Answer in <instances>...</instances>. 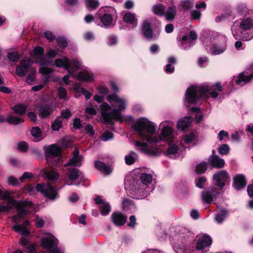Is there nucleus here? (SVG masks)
Wrapping results in <instances>:
<instances>
[{"label":"nucleus","mask_w":253,"mask_h":253,"mask_svg":"<svg viewBox=\"0 0 253 253\" xmlns=\"http://www.w3.org/2000/svg\"><path fill=\"white\" fill-rule=\"evenodd\" d=\"M107 100L110 102L114 101L118 105L117 108L113 109L111 112L102 113L104 124L114 126V120L119 121L120 123H122L124 121V119L122 115V112L124 111L126 108L125 100L119 98L115 93L108 95Z\"/></svg>","instance_id":"f257e3e1"},{"label":"nucleus","mask_w":253,"mask_h":253,"mask_svg":"<svg viewBox=\"0 0 253 253\" xmlns=\"http://www.w3.org/2000/svg\"><path fill=\"white\" fill-rule=\"evenodd\" d=\"M132 127L137 132L140 137L149 143H157L159 142L157 137L151 136L154 135L156 132L155 126L151 122L148 120L145 121L142 119L136 121Z\"/></svg>","instance_id":"f03ea898"},{"label":"nucleus","mask_w":253,"mask_h":253,"mask_svg":"<svg viewBox=\"0 0 253 253\" xmlns=\"http://www.w3.org/2000/svg\"><path fill=\"white\" fill-rule=\"evenodd\" d=\"M209 91L210 89L207 85H190L185 92V102L189 105H196L202 99L209 97Z\"/></svg>","instance_id":"7ed1b4c3"},{"label":"nucleus","mask_w":253,"mask_h":253,"mask_svg":"<svg viewBox=\"0 0 253 253\" xmlns=\"http://www.w3.org/2000/svg\"><path fill=\"white\" fill-rule=\"evenodd\" d=\"M44 149L45 159L50 166L60 167L62 165V149L60 146L52 144L44 147Z\"/></svg>","instance_id":"20e7f679"},{"label":"nucleus","mask_w":253,"mask_h":253,"mask_svg":"<svg viewBox=\"0 0 253 253\" xmlns=\"http://www.w3.org/2000/svg\"><path fill=\"white\" fill-rule=\"evenodd\" d=\"M8 204L15 208L18 211V214L22 218H23L24 215L29 213V211L26 208L30 209L34 207V204L31 201L27 200L17 201L11 198L9 201Z\"/></svg>","instance_id":"39448f33"},{"label":"nucleus","mask_w":253,"mask_h":253,"mask_svg":"<svg viewBox=\"0 0 253 253\" xmlns=\"http://www.w3.org/2000/svg\"><path fill=\"white\" fill-rule=\"evenodd\" d=\"M230 178V175L225 170H219L212 176L213 184L220 191L223 189Z\"/></svg>","instance_id":"423d86ee"},{"label":"nucleus","mask_w":253,"mask_h":253,"mask_svg":"<svg viewBox=\"0 0 253 253\" xmlns=\"http://www.w3.org/2000/svg\"><path fill=\"white\" fill-rule=\"evenodd\" d=\"M224 191L221 192L216 188H208L202 193V198L203 202L208 204H211L213 200H216L220 194H223Z\"/></svg>","instance_id":"0eeeda50"},{"label":"nucleus","mask_w":253,"mask_h":253,"mask_svg":"<svg viewBox=\"0 0 253 253\" xmlns=\"http://www.w3.org/2000/svg\"><path fill=\"white\" fill-rule=\"evenodd\" d=\"M33 64L32 60L28 57L22 59L19 65L16 68V73L20 77H24L28 72L29 68Z\"/></svg>","instance_id":"6e6552de"},{"label":"nucleus","mask_w":253,"mask_h":253,"mask_svg":"<svg viewBox=\"0 0 253 253\" xmlns=\"http://www.w3.org/2000/svg\"><path fill=\"white\" fill-rule=\"evenodd\" d=\"M212 243L211 238L208 234H204L196 243V249L204 253L207 252L206 249L211 246Z\"/></svg>","instance_id":"1a4fd4ad"},{"label":"nucleus","mask_w":253,"mask_h":253,"mask_svg":"<svg viewBox=\"0 0 253 253\" xmlns=\"http://www.w3.org/2000/svg\"><path fill=\"white\" fill-rule=\"evenodd\" d=\"M104 13L100 16L101 23L104 26L109 27L113 22V14L115 9L111 7H106L103 10Z\"/></svg>","instance_id":"9d476101"},{"label":"nucleus","mask_w":253,"mask_h":253,"mask_svg":"<svg viewBox=\"0 0 253 253\" xmlns=\"http://www.w3.org/2000/svg\"><path fill=\"white\" fill-rule=\"evenodd\" d=\"M111 222L116 226H122L125 224L127 216L119 211L113 212L111 216Z\"/></svg>","instance_id":"9b49d317"},{"label":"nucleus","mask_w":253,"mask_h":253,"mask_svg":"<svg viewBox=\"0 0 253 253\" xmlns=\"http://www.w3.org/2000/svg\"><path fill=\"white\" fill-rule=\"evenodd\" d=\"M247 184L246 176L243 174H237L233 177L232 187L237 191L244 189Z\"/></svg>","instance_id":"f8f14e48"},{"label":"nucleus","mask_w":253,"mask_h":253,"mask_svg":"<svg viewBox=\"0 0 253 253\" xmlns=\"http://www.w3.org/2000/svg\"><path fill=\"white\" fill-rule=\"evenodd\" d=\"M37 108L39 115L42 119L48 118L54 111L52 107L47 104H38Z\"/></svg>","instance_id":"ddd939ff"},{"label":"nucleus","mask_w":253,"mask_h":253,"mask_svg":"<svg viewBox=\"0 0 253 253\" xmlns=\"http://www.w3.org/2000/svg\"><path fill=\"white\" fill-rule=\"evenodd\" d=\"M208 163L212 168L222 169L225 166V161L216 155H211L208 159Z\"/></svg>","instance_id":"4468645a"},{"label":"nucleus","mask_w":253,"mask_h":253,"mask_svg":"<svg viewBox=\"0 0 253 253\" xmlns=\"http://www.w3.org/2000/svg\"><path fill=\"white\" fill-rule=\"evenodd\" d=\"M141 33L144 37L148 40L152 39L156 37V34L152 29L151 23L146 21H144L142 24Z\"/></svg>","instance_id":"2eb2a0df"},{"label":"nucleus","mask_w":253,"mask_h":253,"mask_svg":"<svg viewBox=\"0 0 253 253\" xmlns=\"http://www.w3.org/2000/svg\"><path fill=\"white\" fill-rule=\"evenodd\" d=\"M253 78V73L248 74L247 72H242L238 76L235 83L237 85L243 86L250 83Z\"/></svg>","instance_id":"dca6fc26"},{"label":"nucleus","mask_w":253,"mask_h":253,"mask_svg":"<svg viewBox=\"0 0 253 253\" xmlns=\"http://www.w3.org/2000/svg\"><path fill=\"white\" fill-rule=\"evenodd\" d=\"M95 168L105 175H109L113 170L110 165H106L104 162L100 161H95L94 162Z\"/></svg>","instance_id":"f3484780"},{"label":"nucleus","mask_w":253,"mask_h":253,"mask_svg":"<svg viewBox=\"0 0 253 253\" xmlns=\"http://www.w3.org/2000/svg\"><path fill=\"white\" fill-rule=\"evenodd\" d=\"M44 197L51 201L55 200L58 197V193L55 187L49 184L46 185V190Z\"/></svg>","instance_id":"a211bd4d"},{"label":"nucleus","mask_w":253,"mask_h":253,"mask_svg":"<svg viewBox=\"0 0 253 253\" xmlns=\"http://www.w3.org/2000/svg\"><path fill=\"white\" fill-rule=\"evenodd\" d=\"M76 78L81 82H90L93 81V74L87 71H81L78 73Z\"/></svg>","instance_id":"6ab92c4d"},{"label":"nucleus","mask_w":253,"mask_h":253,"mask_svg":"<svg viewBox=\"0 0 253 253\" xmlns=\"http://www.w3.org/2000/svg\"><path fill=\"white\" fill-rule=\"evenodd\" d=\"M19 243L27 250L28 253H37L35 245L32 243L29 244V241L27 238L25 237L21 238Z\"/></svg>","instance_id":"aec40b11"},{"label":"nucleus","mask_w":253,"mask_h":253,"mask_svg":"<svg viewBox=\"0 0 253 253\" xmlns=\"http://www.w3.org/2000/svg\"><path fill=\"white\" fill-rule=\"evenodd\" d=\"M54 64L57 67L63 68L65 69H68L71 65V61L66 56L63 57L62 59H55Z\"/></svg>","instance_id":"412c9836"},{"label":"nucleus","mask_w":253,"mask_h":253,"mask_svg":"<svg viewBox=\"0 0 253 253\" xmlns=\"http://www.w3.org/2000/svg\"><path fill=\"white\" fill-rule=\"evenodd\" d=\"M177 14L176 7L174 5L169 6L165 11V16L166 19L168 21H173Z\"/></svg>","instance_id":"4be33fe9"},{"label":"nucleus","mask_w":253,"mask_h":253,"mask_svg":"<svg viewBox=\"0 0 253 253\" xmlns=\"http://www.w3.org/2000/svg\"><path fill=\"white\" fill-rule=\"evenodd\" d=\"M229 211L225 209H222L215 215L214 219L218 224L222 223L227 217Z\"/></svg>","instance_id":"5701e85b"},{"label":"nucleus","mask_w":253,"mask_h":253,"mask_svg":"<svg viewBox=\"0 0 253 253\" xmlns=\"http://www.w3.org/2000/svg\"><path fill=\"white\" fill-rule=\"evenodd\" d=\"M190 117H185L180 120L177 124V128L181 130H184L191 126Z\"/></svg>","instance_id":"b1692460"},{"label":"nucleus","mask_w":253,"mask_h":253,"mask_svg":"<svg viewBox=\"0 0 253 253\" xmlns=\"http://www.w3.org/2000/svg\"><path fill=\"white\" fill-rule=\"evenodd\" d=\"M253 26V20L249 17L242 19L240 23V28L243 30H250Z\"/></svg>","instance_id":"393cba45"},{"label":"nucleus","mask_w":253,"mask_h":253,"mask_svg":"<svg viewBox=\"0 0 253 253\" xmlns=\"http://www.w3.org/2000/svg\"><path fill=\"white\" fill-rule=\"evenodd\" d=\"M55 40L57 46L62 49H64L67 47L69 42V40L63 36H58Z\"/></svg>","instance_id":"a878e982"},{"label":"nucleus","mask_w":253,"mask_h":253,"mask_svg":"<svg viewBox=\"0 0 253 253\" xmlns=\"http://www.w3.org/2000/svg\"><path fill=\"white\" fill-rule=\"evenodd\" d=\"M152 11L154 14L156 15L160 16H164L166 11V7L163 4H156L153 6Z\"/></svg>","instance_id":"bb28decb"},{"label":"nucleus","mask_w":253,"mask_h":253,"mask_svg":"<svg viewBox=\"0 0 253 253\" xmlns=\"http://www.w3.org/2000/svg\"><path fill=\"white\" fill-rule=\"evenodd\" d=\"M12 228L15 232L19 233L23 236H28L30 233L27 227L21 225V224H15L13 226Z\"/></svg>","instance_id":"cd10ccee"},{"label":"nucleus","mask_w":253,"mask_h":253,"mask_svg":"<svg viewBox=\"0 0 253 253\" xmlns=\"http://www.w3.org/2000/svg\"><path fill=\"white\" fill-rule=\"evenodd\" d=\"M26 110H27V106L21 103L18 104L17 105H15L13 107V110L14 111V113L20 116H23L25 115L26 113Z\"/></svg>","instance_id":"c85d7f7f"},{"label":"nucleus","mask_w":253,"mask_h":253,"mask_svg":"<svg viewBox=\"0 0 253 253\" xmlns=\"http://www.w3.org/2000/svg\"><path fill=\"white\" fill-rule=\"evenodd\" d=\"M69 172L68 176L70 180L74 181L79 178L80 176L79 170L76 168H71L68 169Z\"/></svg>","instance_id":"c756f323"},{"label":"nucleus","mask_w":253,"mask_h":253,"mask_svg":"<svg viewBox=\"0 0 253 253\" xmlns=\"http://www.w3.org/2000/svg\"><path fill=\"white\" fill-rule=\"evenodd\" d=\"M24 120L23 118L18 117H15L12 115H9L6 119V122L13 125H17L24 122Z\"/></svg>","instance_id":"7c9ffc66"},{"label":"nucleus","mask_w":253,"mask_h":253,"mask_svg":"<svg viewBox=\"0 0 253 253\" xmlns=\"http://www.w3.org/2000/svg\"><path fill=\"white\" fill-rule=\"evenodd\" d=\"M44 48L40 46L35 47L31 52L30 55L34 58H38L39 57L43 56L44 54Z\"/></svg>","instance_id":"2f4dec72"},{"label":"nucleus","mask_w":253,"mask_h":253,"mask_svg":"<svg viewBox=\"0 0 253 253\" xmlns=\"http://www.w3.org/2000/svg\"><path fill=\"white\" fill-rule=\"evenodd\" d=\"M123 20L125 23L134 24L136 20L135 19L134 14L131 12H126L123 17Z\"/></svg>","instance_id":"473e14b6"},{"label":"nucleus","mask_w":253,"mask_h":253,"mask_svg":"<svg viewBox=\"0 0 253 253\" xmlns=\"http://www.w3.org/2000/svg\"><path fill=\"white\" fill-rule=\"evenodd\" d=\"M81 160L80 157H72L69 161V162L65 164L64 167H67L70 166H81Z\"/></svg>","instance_id":"72a5a7b5"},{"label":"nucleus","mask_w":253,"mask_h":253,"mask_svg":"<svg viewBox=\"0 0 253 253\" xmlns=\"http://www.w3.org/2000/svg\"><path fill=\"white\" fill-rule=\"evenodd\" d=\"M208 169L207 164L205 162H202L198 164L196 168L195 171L198 174H203L205 173Z\"/></svg>","instance_id":"f704fd0d"},{"label":"nucleus","mask_w":253,"mask_h":253,"mask_svg":"<svg viewBox=\"0 0 253 253\" xmlns=\"http://www.w3.org/2000/svg\"><path fill=\"white\" fill-rule=\"evenodd\" d=\"M51 128L53 130L58 131L62 127V121L60 116L57 117L52 122Z\"/></svg>","instance_id":"c9c22d12"},{"label":"nucleus","mask_w":253,"mask_h":253,"mask_svg":"<svg viewBox=\"0 0 253 253\" xmlns=\"http://www.w3.org/2000/svg\"><path fill=\"white\" fill-rule=\"evenodd\" d=\"M86 6L89 9L94 10L99 6V2L97 0H85Z\"/></svg>","instance_id":"e433bc0d"},{"label":"nucleus","mask_w":253,"mask_h":253,"mask_svg":"<svg viewBox=\"0 0 253 253\" xmlns=\"http://www.w3.org/2000/svg\"><path fill=\"white\" fill-rule=\"evenodd\" d=\"M179 150V147L176 144H171L167 149L165 155L169 156L170 155H175L177 153Z\"/></svg>","instance_id":"4c0bfd02"},{"label":"nucleus","mask_w":253,"mask_h":253,"mask_svg":"<svg viewBox=\"0 0 253 253\" xmlns=\"http://www.w3.org/2000/svg\"><path fill=\"white\" fill-rule=\"evenodd\" d=\"M193 1L190 0H185L181 1L180 6L183 11H188L193 6Z\"/></svg>","instance_id":"58836bf2"},{"label":"nucleus","mask_w":253,"mask_h":253,"mask_svg":"<svg viewBox=\"0 0 253 253\" xmlns=\"http://www.w3.org/2000/svg\"><path fill=\"white\" fill-rule=\"evenodd\" d=\"M111 211V206L109 203L105 202L100 207V213L103 216L107 215Z\"/></svg>","instance_id":"ea45409f"},{"label":"nucleus","mask_w":253,"mask_h":253,"mask_svg":"<svg viewBox=\"0 0 253 253\" xmlns=\"http://www.w3.org/2000/svg\"><path fill=\"white\" fill-rule=\"evenodd\" d=\"M140 179L143 184L146 185L151 182L152 177L150 174L143 173L141 174Z\"/></svg>","instance_id":"a19ab883"},{"label":"nucleus","mask_w":253,"mask_h":253,"mask_svg":"<svg viewBox=\"0 0 253 253\" xmlns=\"http://www.w3.org/2000/svg\"><path fill=\"white\" fill-rule=\"evenodd\" d=\"M20 55L18 52H8L7 54V58L10 62H17L20 59Z\"/></svg>","instance_id":"79ce46f5"},{"label":"nucleus","mask_w":253,"mask_h":253,"mask_svg":"<svg viewBox=\"0 0 253 253\" xmlns=\"http://www.w3.org/2000/svg\"><path fill=\"white\" fill-rule=\"evenodd\" d=\"M146 153L150 156H158L160 154L161 151L157 148L149 147Z\"/></svg>","instance_id":"37998d69"},{"label":"nucleus","mask_w":253,"mask_h":253,"mask_svg":"<svg viewBox=\"0 0 253 253\" xmlns=\"http://www.w3.org/2000/svg\"><path fill=\"white\" fill-rule=\"evenodd\" d=\"M7 182L9 185L13 187L18 186L20 184V183L19 182L17 178L13 176L8 177Z\"/></svg>","instance_id":"c03bdc74"},{"label":"nucleus","mask_w":253,"mask_h":253,"mask_svg":"<svg viewBox=\"0 0 253 253\" xmlns=\"http://www.w3.org/2000/svg\"><path fill=\"white\" fill-rule=\"evenodd\" d=\"M230 148L226 144H222L218 149V151L221 155H227L229 153Z\"/></svg>","instance_id":"a18cd8bd"},{"label":"nucleus","mask_w":253,"mask_h":253,"mask_svg":"<svg viewBox=\"0 0 253 253\" xmlns=\"http://www.w3.org/2000/svg\"><path fill=\"white\" fill-rule=\"evenodd\" d=\"M207 179L205 176H201L197 179L195 181L196 186L202 189L204 187L205 183L207 181Z\"/></svg>","instance_id":"49530a36"},{"label":"nucleus","mask_w":253,"mask_h":253,"mask_svg":"<svg viewBox=\"0 0 253 253\" xmlns=\"http://www.w3.org/2000/svg\"><path fill=\"white\" fill-rule=\"evenodd\" d=\"M172 132V129L169 126H165L161 131V136L164 138L169 136Z\"/></svg>","instance_id":"de8ad7c7"},{"label":"nucleus","mask_w":253,"mask_h":253,"mask_svg":"<svg viewBox=\"0 0 253 253\" xmlns=\"http://www.w3.org/2000/svg\"><path fill=\"white\" fill-rule=\"evenodd\" d=\"M43 35L44 38L48 40L49 42H52L54 40H55L56 38L52 32L50 31L44 32Z\"/></svg>","instance_id":"09e8293b"},{"label":"nucleus","mask_w":253,"mask_h":253,"mask_svg":"<svg viewBox=\"0 0 253 253\" xmlns=\"http://www.w3.org/2000/svg\"><path fill=\"white\" fill-rule=\"evenodd\" d=\"M32 136L35 138H39L42 134V131L39 126L33 127L31 131Z\"/></svg>","instance_id":"8fccbe9b"},{"label":"nucleus","mask_w":253,"mask_h":253,"mask_svg":"<svg viewBox=\"0 0 253 253\" xmlns=\"http://www.w3.org/2000/svg\"><path fill=\"white\" fill-rule=\"evenodd\" d=\"M58 96L60 99H66L67 98V91L66 89L62 86L58 87Z\"/></svg>","instance_id":"3c124183"},{"label":"nucleus","mask_w":253,"mask_h":253,"mask_svg":"<svg viewBox=\"0 0 253 253\" xmlns=\"http://www.w3.org/2000/svg\"><path fill=\"white\" fill-rule=\"evenodd\" d=\"M18 149L23 152H26L28 149V145L27 142L25 141H20L17 145Z\"/></svg>","instance_id":"603ef678"},{"label":"nucleus","mask_w":253,"mask_h":253,"mask_svg":"<svg viewBox=\"0 0 253 253\" xmlns=\"http://www.w3.org/2000/svg\"><path fill=\"white\" fill-rule=\"evenodd\" d=\"M135 145L136 147H140V150L143 152H146L148 148V145L147 143L141 142L139 141H135Z\"/></svg>","instance_id":"864d4df0"},{"label":"nucleus","mask_w":253,"mask_h":253,"mask_svg":"<svg viewBox=\"0 0 253 253\" xmlns=\"http://www.w3.org/2000/svg\"><path fill=\"white\" fill-rule=\"evenodd\" d=\"M39 73L42 75H48L53 72V69L50 67H43L39 68Z\"/></svg>","instance_id":"5fc2aeb1"},{"label":"nucleus","mask_w":253,"mask_h":253,"mask_svg":"<svg viewBox=\"0 0 253 253\" xmlns=\"http://www.w3.org/2000/svg\"><path fill=\"white\" fill-rule=\"evenodd\" d=\"M114 137V134L110 131H106L101 135L102 140L104 141H107Z\"/></svg>","instance_id":"6e6d98bb"},{"label":"nucleus","mask_w":253,"mask_h":253,"mask_svg":"<svg viewBox=\"0 0 253 253\" xmlns=\"http://www.w3.org/2000/svg\"><path fill=\"white\" fill-rule=\"evenodd\" d=\"M71 65L70 67L72 68V70H73V71H76L80 69V63L78 60L73 59L72 61H71Z\"/></svg>","instance_id":"4d7b16f0"},{"label":"nucleus","mask_w":253,"mask_h":253,"mask_svg":"<svg viewBox=\"0 0 253 253\" xmlns=\"http://www.w3.org/2000/svg\"><path fill=\"white\" fill-rule=\"evenodd\" d=\"M125 160L127 165H131L135 162V158L132 155H127L125 156Z\"/></svg>","instance_id":"13d9d810"},{"label":"nucleus","mask_w":253,"mask_h":253,"mask_svg":"<svg viewBox=\"0 0 253 253\" xmlns=\"http://www.w3.org/2000/svg\"><path fill=\"white\" fill-rule=\"evenodd\" d=\"M72 113L69 109L63 110L61 111V118L64 119H69L72 116Z\"/></svg>","instance_id":"bf43d9fd"},{"label":"nucleus","mask_w":253,"mask_h":253,"mask_svg":"<svg viewBox=\"0 0 253 253\" xmlns=\"http://www.w3.org/2000/svg\"><path fill=\"white\" fill-rule=\"evenodd\" d=\"M84 130L86 133L89 134V136H93L95 134V131L93 129V126L88 124L85 127Z\"/></svg>","instance_id":"052dcab7"},{"label":"nucleus","mask_w":253,"mask_h":253,"mask_svg":"<svg viewBox=\"0 0 253 253\" xmlns=\"http://www.w3.org/2000/svg\"><path fill=\"white\" fill-rule=\"evenodd\" d=\"M195 139V136L193 132H190L185 135L184 140L186 144H190Z\"/></svg>","instance_id":"680f3d73"},{"label":"nucleus","mask_w":253,"mask_h":253,"mask_svg":"<svg viewBox=\"0 0 253 253\" xmlns=\"http://www.w3.org/2000/svg\"><path fill=\"white\" fill-rule=\"evenodd\" d=\"M224 51V49H222L219 46L217 45H213L211 48L212 53L214 55H218L222 53Z\"/></svg>","instance_id":"e2e57ef3"},{"label":"nucleus","mask_w":253,"mask_h":253,"mask_svg":"<svg viewBox=\"0 0 253 253\" xmlns=\"http://www.w3.org/2000/svg\"><path fill=\"white\" fill-rule=\"evenodd\" d=\"M23 191L25 193L28 192L32 194L35 191V188L32 185L28 184L23 187Z\"/></svg>","instance_id":"0e129e2a"},{"label":"nucleus","mask_w":253,"mask_h":253,"mask_svg":"<svg viewBox=\"0 0 253 253\" xmlns=\"http://www.w3.org/2000/svg\"><path fill=\"white\" fill-rule=\"evenodd\" d=\"M201 16V13L198 10H193L191 12V18L192 20L199 19Z\"/></svg>","instance_id":"69168bd1"},{"label":"nucleus","mask_w":253,"mask_h":253,"mask_svg":"<svg viewBox=\"0 0 253 253\" xmlns=\"http://www.w3.org/2000/svg\"><path fill=\"white\" fill-rule=\"evenodd\" d=\"M36 188L38 192H41L44 196L46 190V185H44L42 184H38Z\"/></svg>","instance_id":"338daca9"},{"label":"nucleus","mask_w":253,"mask_h":253,"mask_svg":"<svg viewBox=\"0 0 253 253\" xmlns=\"http://www.w3.org/2000/svg\"><path fill=\"white\" fill-rule=\"evenodd\" d=\"M129 222L127 224V226L132 228L135 227L136 224V217L134 215H130L129 218Z\"/></svg>","instance_id":"774afa93"}]
</instances>
